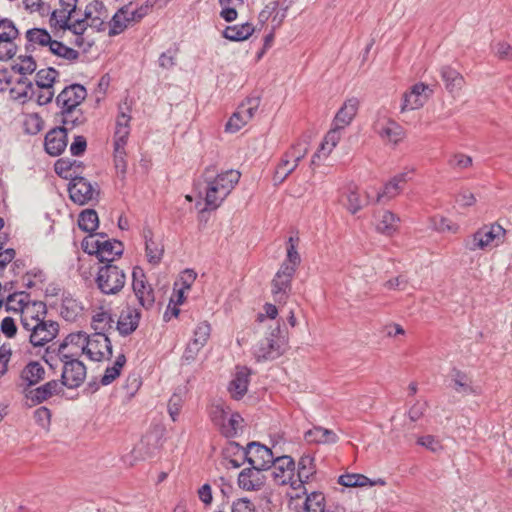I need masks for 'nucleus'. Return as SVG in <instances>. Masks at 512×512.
Instances as JSON below:
<instances>
[{
    "instance_id": "1",
    "label": "nucleus",
    "mask_w": 512,
    "mask_h": 512,
    "mask_svg": "<svg viewBox=\"0 0 512 512\" xmlns=\"http://www.w3.org/2000/svg\"><path fill=\"white\" fill-rule=\"evenodd\" d=\"M288 348V331L277 322L254 351L257 362L272 361L282 356Z\"/></svg>"
},
{
    "instance_id": "2",
    "label": "nucleus",
    "mask_w": 512,
    "mask_h": 512,
    "mask_svg": "<svg viewBox=\"0 0 512 512\" xmlns=\"http://www.w3.org/2000/svg\"><path fill=\"white\" fill-rule=\"evenodd\" d=\"M81 355L82 354L76 350L75 352H69V355L59 357L60 362L63 363L60 381L62 385L68 389H76L85 381L87 368L85 364L79 360Z\"/></svg>"
},
{
    "instance_id": "3",
    "label": "nucleus",
    "mask_w": 512,
    "mask_h": 512,
    "mask_svg": "<svg viewBox=\"0 0 512 512\" xmlns=\"http://www.w3.org/2000/svg\"><path fill=\"white\" fill-rule=\"evenodd\" d=\"M95 282L101 293L115 295L123 289L126 275L117 265L105 264L99 267Z\"/></svg>"
},
{
    "instance_id": "4",
    "label": "nucleus",
    "mask_w": 512,
    "mask_h": 512,
    "mask_svg": "<svg viewBox=\"0 0 512 512\" xmlns=\"http://www.w3.org/2000/svg\"><path fill=\"white\" fill-rule=\"evenodd\" d=\"M243 451L244 461H247L249 465L258 466L267 471L275 463V456L272 450L261 442H248Z\"/></svg>"
},
{
    "instance_id": "5",
    "label": "nucleus",
    "mask_w": 512,
    "mask_h": 512,
    "mask_svg": "<svg viewBox=\"0 0 512 512\" xmlns=\"http://www.w3.org/2000/svg\"><path fill=\"white\" fill-rule=\"evenodd\" d=\"M87 97L86 88L78 83L66 86L56 97L55 102L60 107V113H70L77 110Z\"/></svg>"
},
{
    "instance_id": "6",
    "label": "nucleus",
    "mask_w": 512,
    "mask_h": 512,
    "mask_svg": "<svg viewBox=\"0 0 512 512\" xmlns=\"http://www.w3.org/2000/svg\"><path fill=\"white\" fill-rule=\"evenodd\" d=\"M295 273L292 266L281 264L271 282V292L276 302L282 303L288 299Z\"/></svg>"
},
{
    "instance_id": "7",
    "label": "nucleus",
    "mask_w": 512,
    "mask_h": 512,
    "mask_svg": "<svg viewBox=\"0 0 512 512\" xmlns=\"http://www.w3.org/2000/svg\"><path fill=\"white\" fill-rule=\"evenodd\" d=\"M67 190L71 201L78 205L87 204L94 198V194L96 198L100 194V191L95 190L91 182L82 175H74L68 183Z\"/></svg>"
},
{
    "instance_id": "8",
    "label": "nucleus",
    "mask_w": 512,
    "mask_h": 512,
    "mask_svg": "<svg viewBox=\"0 0 512 512\" xmlns=\"http://www.w3.org/2000/svg\"><path fill=\"white\" fill-rule=\"evenodd\" d=\"M506 233V230L499 224L484 226L478 229L472 236V242L466 243V248L471 251L484 249L495 240L499 241Z\"/></svg>"
},
{
    "instance_id": "9",
    "label": "nucleus",
    "mask_w": 512,
    "mask_h": 512,
    "mask_svg": "<svg viewBox=\"0 0 512 512\" xmlns=\"http://www.w3.org/2000/svg\"><path fill=\"white\" fill-rule=\"evenodd\" d=\"M216 171L215 166L210 165L205 168L204 178L207 183L205 194V208L199 212L200 218L204 216L207 211L216 210L227 196H223L221 190L212 181V173Z\"/></svg>"
},
{
    "instance_id": "10",
    "label": "nucleus",
    "mask_w": 512,
    "mask_h": 512,
    "mask_svg": "<svg viewBox=\"0 0 512 512\" xmlns=\"http://www.w3.org/2000/svg\"><path fill=\"white\" fill-rule=\"evenodd\" d=\"M68 132L69 128L64 126H56L49 130L44 139L46 153L53 157L61 155L68 144Z\"/></svg>"
},
{
    "instance_id": "11",
    "label": "nucleus",
    "mask_w": 512,
    "mask_h": 512,
    "mask_svg": "<svg viewBox=\"0 0 512 512\" xmlns=\"http://www.w3.org/2000/svg\"><path fill=\"white\" fill-rule=\"evenodd\" d=\"M295 461L290 455H282L275 457L274 471L272 473L273 480L277 485L291 486L295 482Z\"/></svg>"
},
{
    "instance_id": "12",
    "label": "nucleus",
    "mask_w": 512,
    "mask_h": 512,
    "mask_svg": "<svg viewBox=\"0 0 512 512\" xmlns=\"http://www.w3.org/2000/svg\"><path fill=\"white\" fill-rule=\"evenodd\" d=\"M433 90L422 82L414 84L409 92L403 94L401 111L415 110L423 107Z\"/></svg>"
},
{
    "instance_id": "13",
    "label": "nucleus",
    "mask_w": 512,
    "mask_h": 512,
    "mask_svg": "<svg viewBox=\"0 0 512 512\" xmlns=\"http://www.w3.org/2000/svg\"><path fill=\"white\" fill-rule=\"evenodd\" d=\"M59 324L56 321H40L35 323L33 333L29 335V342L34 347H43L57 337Z\"/></svg>"
},
{
    "instance_id": "14",
    "label": "nucleus",
    "mask_w": 512,
    "mask_h": 512,
    "mask_svg": "<svg viewBox=\"0 0 512 512\" xmlns=\"http://www.w3.org/2000/svg\"><path fill=\"white\" fill-rule=\"evenodd\" d=\"M60 380H50L41 386L30 389L25 393V398L31 401L32 405H39L54 395H60L64 392Z\"/></svg>"
},
{
    "instance_id": "15",
    "label": "nucleus",
    "mask_w": 512,
    "mask_h": 512,
    "mask_svg": "<svg viewBox=\"0 0 512 512\" xmlns=\"http://www.w3.org/2000/svg\"><path fill=\"white\" fill-rule=\"evenodd\" d=\"M263 471H265L263 468L249 465L238 474V486L245 491L260 490L266 482V477L262 474Z\"/></svg>"
},
{
    "instance_id": "16",
    "label": "nucleus",
    "mask_w": 512,
    "mask_h": 512,
    "mask_svg": "<svg viewBox=\"0 0 512 512\" xmlns=\"http://www.w3.org/2000/svg\"><path fill=\"white\" fill-rule=\"evenodd\" d=\"M162 435L157 430L148 431L134 449L143 460L154 457L162 448Z\"/></svg>"
},
{
    "instance_id": "17",
    "label": "nucleus",
    "mask_w": 512,
    "mask_h": 512,
    "mask_svg": "<svg viewBox=\"0 0 512 512\" xmlns=\"http://www.w3.org/2000/svg\"><path fill=\"white\" fill-rule=\"evenodd\" d=\"M45 375V369L39 361H29L20 372L23 393L25 394L30 389H33L32 387L43 381L45 379Z\"/></svg>"
},
{
    "instance_id": "18",
    "label": "nucleus",
    "mask_w": 512,
    "mask_h": 512,
    "mask_svg": "<svg viewBox=\"0 0 512 512\" xmlns=\"http://www.w3.org/2000/svg\"><path fill=\"white\" fill-rule=\"evenodd\" d=\"M316 474L315 458L310 454H304L300 457L297 464V473L295 482L291 483V488L300 490L305 488L304 484Z\"/></svg>"
},
{
    "instance_id": "19",
    "label": "nucleus",
    "mask_w": 512,
    "mask_h": 512,
    "mask_svg": "<svg viewBox=\"0 0 512 512\" xmlns=\"http://www.w3.org/2000/svg\"><path fill=\"white\" fill-rule=\"evenodd\" d=\"M237 371L228 385V391L234 400H240L247 393L251 369L246 366H237Z\"/></svg>"
},
{
    "instance_id": "20",
    "label": "nucleus",
    "mask_w": 512,
    "mask_h": 512,
    "mask_svg": "<svg viewBox=\"0 0 512 512\" xmlns=\"http://www.w3.org/2000/svg\"><path fill=\"white\" fill-rule=\"evenodd\" d=\"M140 319V310L128 306L125 310H122L116 329L121 336L127 337L138 328Z\"/></svg>"
},
{
    "instance_id": "21",
    "label": "nucleus",
    "mask_w": 512,
    "mask_h": 512,
    "mask_svg": "<svg viewBox=\"0 0 512 512\" xmlns=\"http://www.w3.org/2000/svg\"><path fill=\"white\" fill-rule=\"evenodd\" d=\"M101 247L96 258L104 265L113 264V262L119 259L124 253V244L117 239H105L102 241Z\"/></svg>"
},
{
    "instance_id": "22",
    "label": "nucleus",
    "mask_w": 512,
    "mask_h": 512,
    "mask_svg": "<svg viewBox=\"0 0 512 512\" xmlns=\"http://www.w3.org/2000/svg\"><path fill=\"white\" fill-rule=\"evenodd\" d=\"M84 168L85 165L82 161L70 158H59L54 164L55 173L69 181L74 175H81Z\"/></svg>"
},
{
    "instance_id": "23",
    "label": "nucleus",
    "mask_w": 512,
    "mask_h": 512,
    "mask_svg": "<svg viewBox=\"0 0 512 512\" xmlns=\"http://www.w3.org/2000/svg\"><path fill=\"white\" fill-rule=\"evenodd\" d=\"M359 100L355 97L347 99L336 113L333 125L338 128H345L349 125L357 114Z\"/></svg>"
},
{
    "instance_id": "24",
    "label": "nucleus",
    "mask_w": 512,
    "mask_h": 512,
    "mask_svg": "<svg viewBox=\"0 0 512 512\" xmlns=\"http://www.w3.org/2000/svg\"><path fill=\"white\" fill-rule=\"evenodd\" d=\"M78 0H59L61 6L60 10L52 11L49 19L51 28L57 29V26L62 24V21H70L73 14L76 12Z\"/></svg>"
},
{
    "instance_id": "25",
    "label": "nucleus",
    "mask_w": 512,
    "mask_h": 512,
    "mask_svg": "<svg viewBox=\"0 0 512 512\" xmlns=\"http://www.w3.org/2000/svg\"><path fill=\"white\" fill-rule=\"evenodd\" d=\"M240 177L241 174L239 171L230 169L225 172L217 173L215 176L212 174V181L219 187L223 196H228L239 182Z\"/></svg>"
},
{
    "instance_id": "26",
    "label": "nucleus",
    "mask_w": 512,
    "mask_h": 512,
    "mask_svg": "<svg viewBox=\"0 0 512 512\" xmlns=\"http://www.w3.org/2000/svg\"><path fill=\"white\" fill-rule=\"evenodd\" d=\"M254 32L253 24L246 22L240 25L226 26L222 31V37L232 42H242L249 39Z\"/></svg>"
},
{
    "instance_id": "27",
    "label": "nucleus",
    "mask_w": 512,
    "mask_h": 512,
    "mask_svg": "<svg viewBox=\"0 0 512 512\" xmlns=\"http://www.w3.org/2000/svg\"><path fill=\"white\" fill-rule=\"evenodd\" d=\"M304 439L308 443L335 444L338 442L339 437L333 430L321 426H314L312 429L305 432Z\"/></svg>"
},
{
    "instance_id": "28",
    "label": "nucleus",
    "mask_w": 512,
    "mask_h": 512,
    "mask_svg": "<svg viewBox=\"0 0 512 512\" xmlns=\"http://www.w3.org/2000/svg\"><path fill=\"white\" fill-rule=\"evenodd\" d=\"M453 389L465 395H477L478 389L472 385V379L468 374L456 367L451 369Z\"/></svg>"
},
{
    "instance_id": "29",
    "label": "nucleus",
    "mask_w": 512,
    "mask_h": 512,
    "mask_svg": "<svg viewBox=\"0 0 512 512\" xmlns=\"http://www.w3.org/2000/svg\"><path fill=\"white\" fill-rule=\"evenodd\" d=\"M153 231L149 226L143 228V237L145 239V252L147 260L152 265H158L164 253L163 247H159L153 240Z\"/></svg>"
},
{
    "instance_id": "30",
    "label": "nucleus",
    "mask_w": 512,
    "mask_h": 512,
    "mask_svg": "<svg viewBox=\"0 0 512 512\" xmlns=\"http://www.w3.org/2000/svg\"><path fill=\"white\" fill-rule=\"evenodd\" d=\"M102 337H94L86 333L83 347L77 350L80 354H85L90 360L100 362L105 358V354L102 351Z\"/></svg>"
},
{
    "instance_id": "31",
    "label": "nucleus",
    "mask_w": 512,
    "mask_h": 512,
    "mask_svg": "<svg viewBox=\"0 0 512 512\" xmlns=\"http://www.w3.org/2000/svg\"><path fill=\"white\" fill-rule=\"evenodd\" d=\"M440 75L445 84L446 90L450 93L461 90L465 83L462 74L449 65L441 67Z\"/></svg>"
},
{
    "instance_id": "32",
    "label": "nucleus",
    "mask_w": 512,
    "mask_h": 512,
    "mask_svg": "<svg viewBox=\"0 0 512 512\" xmlns=\"http://www.w3.org/2000/svg\"><path fill=\"white\" fill-rule=\"evenodd\" d=\"M301 494L306 495L304 501V512H325V495L321 491L307 492L306 488H300Z\"/></svg>"
},
{
    "instance_id": "33",
    "label": "nucleus",
    "mask_w": 512,
    "mask_h": 512,
    "mask_svg": "<svg viewBox=\"0 0 512 512\" xmlns=\"http://www.w3.org/2000/svg\"><path fill=\"white\" fill-rule=\"evenodd\" d=\"M18 85H23L24 88L19 90L18 88H11L9 93L12 99L18 100L20 103L25 104L32 100L35 96L34 84L25 76L17 80Z\"/></svg>"
},
{
    "instance_id": "34",
    "label": "nucleus",
    "mask_w": 512,
    "mask_h": 512,
    "mask_svg": "<svg viewBox=\"0 0 512 512\" xmlns=\"http://www.w3.org/2000/svg\"><path fill=\"white\" fill-rule=\"evenodd\" d=\"M347 201L348 204L346 208L354 215L369 203V195L366 194V197L362 198L357 185L350 184L347 187Z\"/></svg>"
},
{
    "instance_id": "35",
    "label": "nucleus",
    "mask_w": 512,
    "mask_h": 512,
    "mask_svg": "<svg viewBox=\"0 0 512 512\" xmlns=\"http://www.w3.org/2000/svg\"><path fill=\"white\" fill-rule=\"evenodd\" d=\"M113 322L111 313L107 311H100L93 315L91 326L95 330L94 337L107 335V332L112 329Z\"/></svg>"
},
{
    "instance_id": "36",
    "label": "nucleus",
    "mask_w": 512,
    "mask_h": 512,
    "mask_svg": "<svg viewBox=\"0 0 512 512\" xmlns=\"http://www.w3.org/2000/svg\"><path fill=\"white\" fill-rule=\"evenodd\" d=\"M244 421L240 413L234 412L230 415L227 422H222L219 428L220 434L227 438L232 439L239 435L242 430L241 423Z\"/></svg>"
},
{
    "instance_id": "37",
    "label": "nucleus",
    "mask_w": 512,
    "mask_h": 512,
    "mask_svg": "<svg viewBox=\"0 0 512 512\" xmlns=\"http://www.w3.org/2000/svg\"><path fill=\"white\" fill-rule=\"evenodd\" d=\"M86 337V332L77 331L68 334L62 342L56 348V355L62 357V355H69V352H66L67 348L73 346L76 350H79L83 347L84 340Z\"/></svg>"
},
{
    "instance_id": "38",
    "label": "nucleus",
    "mask_w": 512,
    "mask_h": 512,
    "mask_svg": "<svg viewBox=\"0 0 512 512\" xmlns=\"http://www.w3.org/2000/svg\"><path fill=\"white\" fill-rule=\"evenodd\" d=\"M78 227L84 232L94 233L99 227V217L96 210L88 208L80 212Z\"/></svg>"
},
{
    "instance_id": "39",
    "label": "nucleus",
    "mask_w": 512,
    "mask_h": 512,
    "mask_svg": "<svg viewBox=\"0 0 512 512\" xmlns=\"http://www.w3.org/2000/svg\"><path fill=\"white\" fill-rule=\"evenodd\" d=\"M82 310L81 303L74 299L71 294H63L61 304V316L66 321H74Z\"/></svg>"
},
{
    "instance_id": "40",
    "label": "nucleus",
    "mask_w": 512,
    "mask_h": 512,
    "mask_svg": "<svg viewBox=\"0 0 512 512\" xmlns=\"http://www.w3.org/2000/svg\"><path fill=\"white\" fill-rule=\"evenodd\" d=\"M126 361L127 360L125 354H119L116 357L114 364L112 366H108L105 369L104 374L100 380L101 385L107 386L111 384L115 379H117L120 376Z\"/></svg>"
},
{
    "instance_id": "41",
    "label": "nucleus",
    "mask_w": 512,
    "mask_h": 512,
    "mask_svg": "<svg viewBox=\"0 0 512 512\" xmlns=\"http://www.w3.org/2000/svg\"><path fill=\"white\" fill-rule=\"evenodd\" d=\"M59 76V71L54 67H48L41 69L36 73L35 84L39 89L50 90L56 82V78Z\"/></svg>"
},
{
    "instance_id": "42",
    "label": "nucleus",
    "mask_w": 512,
    "mask_h": 512,
    "mask_svg": "<svg viewBox=\"0 0 512 512\" xmlns=\"http://www.w3.org/2000/svg\"><path fill=\"white\" fill-rule=\"evenodd\" d=\"M49 51L60 58H63L65 60H68L70 62H75L79 59V52L67 45H65L63 42L54 40L52 41L51 45L49 46Z\"/></svg>"
},
{
    "instance_id": "43",
    "label": "nucleus",
    "mask_w": 512,
    "mask_h": 512,
    "mask_svg": "<svg viewBox=\"0 0 512 512\" xmlns=\"http://www.w3.org/2000/svg\"><path fill=\"white\" fill-rule=\"evenodd\" d=\"M299 242L298 237L290 236L287 241L286 246V258L282 264H286L288 267H293V270L296 271L298 266L301 263L300 254L297 251V244Z\"/></svg>"
},
{
    "instance_id": "44",
    "label": "nucleus",
    "mask_w": 512,
    "mask_h": 512,
    "mask_svg": "<svg viewBox=\"0 0 512 512\" xmlns=\"http://www.w3.org/2000/svg\"><path fill=\"white\" fill-rule=\"evenodd\" d=\"M26 39L29 42H35L40 46H50L53 39L45 28H31L26 31Z\"/></svg>"
},
{
    "instance_id": "45",
    "label": "nucleus",
    "mask_w": 512,
    "mask_h": 512,
    "mask_svg": "<svg viewBox=\"0 0 512 512\" xmlns=\"http://www.w3.org/2000/svg\"><path fill=\"white\" fill-rule=\"evenodd\" d=\"M290 160L285 155L281 158L273 175L275 184H281L296 169L297 166L295 164L290 165Z\"/></svg>"
},
{
    "instance_id": "46",
    "label": "nucleus",
    "mask_w": 512,
    "mask_h": 512,
    "mask_svg": "<svg viewBox=\"0 0 512 512\" xmlns=\"http://www.w3.org/2000/svg\"><path fill=\"white\" fill-rule=\"evenodd\" d=\"M342 129L343 128H338L334 125V127L327 132L319 147L320 151H323L324 156H328L337 145L340 140V131Z\"/></svg>"
},
{
    "instance_id": "47",
    "label": "nucleus",
    "mask_w": 512,
    "mask_h": 512,
    "mask_svg": "<svg viewBox=\"0 0 512 512\" xmlns=\"http://www.w3.org/2000/svg\"><path fill=\"white\" fill-rule=\"evenodd\" d=\"M59 114L62 116L61 126L68 127L69 131L80 125H83L87 121L81 109L74 110L70 113L59 112Z\"/></svg>"
},
{
    "instance_id": "48",
    "label": "nucleus",
    "mask_w": 512,
    "mask_h": 512,
    "mask_svg": "<svg viewBox=\"0 0 512 512\" xmlns=\"http://www.w3.org/2000/svg\"><path fill=\"white\" fill-rule=\"evenodd\" d=\"M397 222H399V218L394 213L385 211L377 229L385 235H392L397 229Z\"/></svg>"
},
{
    "instance_id": "49",
    "label": "nucleus",
    "mask_w": 512,
    "mask_h": 512,
    "mask_svg": "<svg viewBox=\"0 0 512 512\" xmlns=\"http://www.w3.org/2000/svg\"><path fill=\"white\" fill-rule=\"evenodd\" d=\"M19 30L12 20L8 18L0 19V40H15L19 36Z\"/></svg>"
},
{
    "instance_id": "50",
    "label": "nucleus",
    "mask_w": 512,
    "mask_h": 512,
    "mask_svg": "<svg viewBox=\"0 0 512 512\" xmlns=\"http://www.w3.org/2000/svg\"><path fill=\"white\" fill-rule=\"evenodd\" d=\"M210 333V324L207 321L200 322L194 330L193 339L191 341L204 347L210 337Z\"/></svg>"
},
{
    "instance_id": "51",
    "label": "nucleus",
    "mask_w": 512,
    "mask_h": 512,
    "mask_svg": "<svg viewBox=\"0 0 512 512\" xmlns=\"http://www.w3.org/2000/svg\"><path fill=\"white\" fill-rule=\"evenodd\" d=\"M44 126L43 119L37 114H31L24 121V131L28 135H36L38 134Z\"/></svg>"
},
{
    "instance_id": "52",
    "label": "nucleus",
    "mask_w": 512,
    "mask_h": 512,
    "mask_svg": "<svg viewBox=\"0 0 512 512\" xmlns=\"http://www.w3.org/2000/svg\"><path fill=\"white\" fill-rule=\"evenodd\" d=\"M142 385V379L139 373L132 372L127 376L124 383V390L126 394L131 398L133 397Z\"/></svg>"
},
{
    "instance_id": "53",
    "label": "nucleus",
    "mask_w": 512,
    "mask_h": 512,
    "mask_svg": "<svg viewBox=\"0 0 512 512\" xmlns=\"http://www.w3.org/2000/svg\"><path fill=\"white\" fill-rule=\"evenodd\" d=\"M47 306L43 301L33 300L30 305V320H35V323L46 321Z\"/></svg>"
},
{
    "instance_id": "54",
    "label": "nucleus",
    "mask_w": 512,
    "mask_h": 512,
    "mask_svg": "<svg viewBox=\"0 0 512 512\" xmlns=\"http://www.w3.org/2000/svg\"><path fill=\"white\" fill-rule=\"evenodd\" d=\"M178 53V47L174 44L173 47L167 49V51L161 53L158 62L159 66L163 69H171L176 65L175 58Z\"/></svg>"
},
{
    "instance_id": "55",
    "label": "nucleus",
    "mask_w": 512,
    "mask_h": 512,
    "mask_svg": "<svg viewBox=\"0 0 512 512\" xmlns=\"http://www.w3.org/2000/svg\"><path fill=\"white\" fill-rule=\"evenodd\" d=\"M148 285L149 284L145 281V274L143 270L139 267H135L132 272V289L135 296L145 290Z\"/></svg>"
},
{
    "instance_id": "56",
    "label": "nucleus",
    "mask_w": 512,
    "mask_h": 512,
    "mask_svg": "<svg viewBox=\"0 0 512 512\" xmlns=\"http://www.w3.org/2000/svg\"><path fill=\"white\" fill-rule=\"evenodd\" d=\"M108 24H109L108 35L110 37H114V36L119 35L122 32H124L127 28L128 23L126 21V17L122 18L121 16L118 15V13H115L112 16V18Z\"/></svg>"
},
{
    "instance_id": "57",
    "label": "nucleus",
    "mask_w": 512,
    "mask_h": 512,
    "mask_svg": "<svg viewBox=\"0 0 512 512\" xmlns=\"http://www.w3.org/2000/svg\"><path fill=\"white\" fill-rule=\"evenodd\" d=\"M243 450H245V446H242L240 443L229 440L225 447L222 449L223 459L237 458V456H243Z\"/></svg>"
},
{
    "instance_id": "58",
    "label": "nucleus",
    "mask_w": 512,
    "mask_h": 512,
    "mask_svg": "<svg viewBox=\"0 0 512 512\" xmlns=\"http://www.w3.org/2000/svg\"><path fill=\"white\" fill-rule=\"evenodd\" d=\"M18 51V46L14 40H0V61H8L12 59Z\"/></svg>"
},
{
    "instance_id": "59",
    "label": "nucleus",
    "mask_w": 512,
    "mask_h": 512,
    "mask_svg": "<svg viewBox=\"0 0 512 512\" xmlns=\"http://www.w3.org/2000/svg\"><path fill=\"white\" fill-rule=\"evenodd\" d=\"M139 304L145 309L150 310L155 303L154 290L149 284L146 289L136 296Z\"/></svg>"
},
{
    "instance_id": "60",
    "label": "nucleus",
    "mask_w": 512,
    "mask_h": 512,
    "mask_svg": "<svg viewBox=\"0 0 512 512\" xmlns=\"http://www.w3.org/2000/svg\"><path fill=\"white\" fill-rule=\"evenodd\" d=\"M307 150L306 144L298 142L285 153V156L293 159L294 164L298 166L299 162L305 157Z\"/></svg>"
},
{
    "instance_id": "61",
    "label": "nucleus",
    "mask_w": 512,
    "mask_h": 512,
    "mask_svg": "<svg viewBox=\"0 0 512 512\" xmlns=\"http://www.w3.org/2000/svg\"><path fill=\"white\" fill-rule=\"evenodd\" d=\"M246 123L247 122H246L244 116L237 109V111L232 114V116L226 123L225 130L228 132H231V133H235V132L239 131Z\"/></svg>"
},
{
    "instance_id": "62",
    "label": "nucleus",
    "mask_w": 512,
    "mask_h": 512,
    "mask_svg": "<svg viewBox=\"0 0 512 512\" xmlns=\"http://www.w3.org/2000/svg\"><path fill=\"white\" fill-rule=\"evenodd\" d=\"M51 410L45 406H41L34 411L35 422L43 428H46L51 423Z\"/></svg>"
},
{
    "instance_id": "63",
    "label": "nucleus",
    "mask_w": 512,
    "mask_h": 512,
    "mask_svg": "<svg viewBox=\"0 0 512 512\" xmlns=\"http://www.w3.org/2000/svg\"><path fill=\"white\" fill-rule=\"evenodd\" d=\"M202 348H203V346H201L193 341H190L187 344V346L184 350V353L182 355L183 363L191 364L192 362H194Z\"/></svg>"
},
{
    "instance_id": "64",
    "label": "nucleus",
    "mask_w": 512,
    "mask_h": 512,
    "mask_svg": "<svg viewBox=\"0 0 512 512\" xmlns=\"http://www.w3.org/2000/svg\"><path fill=\"white\" fill-rule=\"evenodd\" d=\"M231 512H256V507L250 499L242 497L232 503Z\"/></svg>"
}]
</instances>
